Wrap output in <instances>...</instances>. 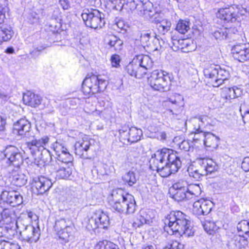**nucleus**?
Segmentation results:
<instances>
[{
  "label": "nucleus",
  "instance_id": "obj_45",
  "mask_svg": "<svg viewBox=\"0 0 249 249\" xmlns=\"http://www.w3.org/2000/svg\"><path fill=\"white\" fill-rule=\"evenodd\" d=\"M202 225L205 231L210 234H213L217 230L215 223L213 221L207 220Z\"/></svg>",
  "mask_w": 249,
  "mask_h": 249
},
{
  "label": "nucleus",
  "instance_id": "obj_33",
  "mask_svg": "<svg viewBox=\"0 0 249 249\" xmlns=\"http://www.w3.org/2000/svg\"><path fill=\"white\" fill-rule=\"evenodd\" d=\"M172 42L173 46L172 49L174 51H177L178 49H183L185 48H189L190 40L187 39H178L175 37L172 38ZM192 48H188V51H191Z\"/></svg>",
  "mask_w": 249,
  "mask_h": 249
},
{
  "label": "nucleus",
  "instance_id": "obj_29",
  "mask_svg": "<svg viewBox=\"0 0 249 249\" xmlns=\"http://www.w3.org/2000/svg\"><path fill=\"white\" fill-rule=\"evenodd\" d=\"M14 35L12 27L4 23H0V42L9 40Z\"/></svg>",
  "mask_w": 249,
  "mask_h": 249
},
{
  "label": "nucleus",
  "instance_id": "obj_57",
  "mask_svg": "<svg viewBox=\"0 0 249 249\" xmlns=\"http://www.w3.org/2000/svg\"><path fill=\"white\" fill-rule=\"evenodd\" d=\"M111 61L113 67H117L120 65V56L117 54H113L111 57Z\"/></svg>",
  "mask_w": 249,
  "mask_h": 249
},
{
  "label": "nucleus",
  "instance_id": "obj_47",
  "mask_svg": "<svg viewBox=\"0 0 249 249\" xmlns=\"http://www.w3.org/2000/svg\"><path fill=\"white\" fill-rule=\"evenodd\" d=\"M6 233H8L9 235H14L15 234V226L7 225L5 227L0 226V237L5 236Z\"/></svg>",
  "mask_w": 249,
  "mask_h": 249
},
{
  "label": "nucleus",
  "instance_id": "obj_46",
  "mask_svg": "<svg viewBox=\"0 0 249 249\" xmlns=\"http://www.w3.org/2000/svg\"><path fill=\"white\" fill-rule=\"evenodd\" d=\"M152 212L150 210L140 211V214L145 224H149L152 222L154 216L152 215Z\"/></svg>",
  "mask_w": 249,
  "mask_h": 249
},
{
  "label": "nucleus",
  "instance_id": "obj_26",
  "mask_svg": "<svg viewBox=\"0 0 249 249\" xmlns=\"http://www.w3.org/2000/svg\"><path fill=\"white\" fill-rule=\"evenodd\" d=\"M23 101L25 104L31 107H36L41 104L42 97L30 91H27L23 95Z\"/></svg>",
  "mask_w": 249,
  "mask_h": 249
},
{
  "label": "nucleus",
  "instance_id": "obj_59",
  "mask_svg": "<svg viewBox=\"0 0 249 249\" xmlns=\"http://www.w3.org/2000/svg\"><path fill=\"white\" fill-rule=\"evenodd\" d=\"M241 167L245 172L249 171V157L244 158L241 164Z\"/></svg>",
  "mask_w": 249,
  "mask_h": 249
},
{
  "label": "nucleus",
  "instance_id": "obj_40",
  "mask_svg": "<svg viewBox=\"0 0 249 249\" xmlns=\"http://www.w3.org/2000/svg\"><path fill=\"white\" fill-rule=\"evenodd\" d=\"M98 216H99L98 214L95 215V213H93L87 221L86 227L89 231L94 230L97 228H100L97 220V218H98Z\"/></svg>",
  "mask_w": 249,
  "mask_h": 249
},
{
  "label": "nucleus",
  "instance_id": "obj_20",
  "mask_svg": "<svg viewBox=\"0 0 249 249\" xmlns=\"http://www.w3.org/2000/svg\"><path fill=\"white\" fill-rule=\"evenodd\" d=\"M150 5V2H143L141 0H130L125 3L124 9L131 12L136 10L139 11L141 14H144L145 11H150V10L147 9V7Z\"/></svg>",
  "mask_w": 249,
  "mask_h": 249
},
{
  "label": "nucleus",
  "instance_id": "obj_61",
  "mask_svg": "<svg viewBox=\"0 0 249 249\" xmlns=\"http://www.w3.org/2000/svg\"><path fill=\"white\" fill-rule=\"evenodd\" d=\"M44 49V47H42V46H41V47H37L36 48V49H35L31 53V54L33 56H38V55H39L40 54V53Z\"/></svg>",
  "mask_w": 249,
  "mask_h": 249
},
{
  "label": "nucleus",
  "instance_id": "obj_18",
  "mask_svg": "<svg viewBox=\"0 0 249 249\" xmlns=\"http://www.w3.org/2000/svg\"><path fill=\"white\" fill-rule=\"evenodd\" d=\"M167 105L170 108L169 109L170 112L173 114H178L183 109V98L179 94H177L173 97L169 98L166 102Z\"/></svg>",
  "mask_w": 249,
  "mask_h": 249
},
{
  "label": "nucleus",
  "instance_id": "obj_9",
  "mask_svg": "<svg viewBox=\"0 0 249 249\" xmlns=\"http://www.w3.org/2000/svg\"><path fill=\"white\" fill-rule=\"evenodd\" d=\"M107 86L106 81L99 78V76L92 75L86 77L83 82L82 90L86 95L95 94L104 90Z\"/></svg>",
  "mask_w": 249,
  "mask_h": 249
},
{
  "label": "nucleus",
  "instance_id": "obj_62",
  "mask_svg": "<svg viewBox=\"0 0 249 249\" xmlns=\"http://www.w3.org/2000/svg\"><path fill=\"white\" fill-rule=\"evenodd\" d=\"M6 120L0 116V132L5 130Z\"/></svg>",
  "mask_w": 249,
  "mask_h": 249
},
{
  "label": "nucleus",
  "instance_id": "obj_19",
  "mask_svg": "<svg viewBox=\"0 0 249 249\" xmlns=\"http://www.w3.org/2000/svg\"><path fill=\"white\" fill-rule=\"evenodd\" d=\"M233 56L240 62L249 60V50L245 44H237L234 46L231 50Z\"/></svg>",
  "mask_w": 249,
  "mask_h": 249
},
{
  "label": "nucleus",
  "instance_id": "obj_37",
  "mask_svg": "<svg viewBox=\"0 0 249 249\" xmlns=\"http://www.w3.org/2000/svg\"><path fill=\"white\" fill-rule=\"evenodd\" d=\"M26 182L27 178L24 174L22 173H13L12 182L14 185L21 187L24 185Z\"/></svg>",
  "mask_w": 249,
  "mask_h": 249
},
{
  "label": "nucleus",
  "instance_id": "obj_39",
  "mask_svg": "<svg viewBox=\"0 0 249 249\" xmlns=\"http://www.w3.org/2000/svg\"><path fill=\"white\" fill-rule=\"evenodd\" d=\"M56 159L57 160L55 162H58L61 164L63 163L68 164L73 160L72 156L70 154L67 149L64 152L61 153L60 154H58Z\"/></svg>",
  "mask_w": 249,
  "mask_h": 249
},
{
  "label": "nucleus",
  "instance_id": "obj_5",
  "mask_svg": "<svg viewBox=\"0 0 249 249\" xmlns=\"http://www.w3.org/2000/svg\"><path fill=\"white\" fill-rule=\"evenodd\" d=\"M199 167L197 168L193 166L188 169L189 175L196 180H199L201 177L208 174L217 171L218 166L212 159H203L198 160Z\"/></svg>",
  "mask_w": 249,
  "mask_h": 249
},
{
  "label": "nucleus",
  "instance_id": "obj_17",
  "mask_svg": "<svg viewBox=\"0 0 249 249\" xmlns=\"http://www.w3.org/2000/svg\"><path fill=\"white\" fill-rule=\"evenodd\" d=\"M49 138L47 136L39 139H34L25 143L27 147L33 155L45 149L44 146L49 142Z\"/></svg>",
  "mask_w": 249,
  "mask_h": 249
},
{
  "label": "nucleus",
  "instance_id": "obj_12",
  "mask_svg": "<svg viewBox=\"0 0 249 249\" xmlns=\"http://www.w3.org/2000/svg\"><path fill=\"white\" fill-rule=\"evenodd\" d=\"M186 186L187 182L183 180L174 183L169 190L170 196L177 201L188 200Z\"/></svg>",
  "mask_w": 249,
  "mask_h": 249
},
{
  "label": "nucleus",
  "instance_id": "obj_3",
  "mask_svg": "<svg viewBox=\"0 0 249 249\" xmlns=\"http://www.w3.org/2000/svg\"><path fill=\"white\" fill-rule=\"evenodd\" d=\"M108 198L112 209L119 213L131 214L136 210L134 196L121 189L113 190Z\"/></svg>",
  "mask_w": 249,
  "mask_h": 249
},
{
  "label": "nucleus",
  "instance_id": "obj_64",
  "mask_svg": "<svg viewBox=\"0 0 249 249\" xmlns=\"http://www.w3.org/2000/svg\"><path fill=\"white\" fill-rule=\"evenodd\" d=\"M8 247L7 248V249H20V246L18 244L16 243H11L9 242H8L7 243Z\"/></svg>",
  "mask_w": 249,
  "mask_h": 249
},
{
  "label": "nucleus",
  "instance_id": "obj_36",
  "mask_svg": "<svg viewBox=\"0 0 249 249\" xmlns=\"http://www.w3.org/2000/svg\"><path fill=\"white\" fill-rule=\"evenodd\" d=\"M95 215H99V216L97 220L100 228L106 229L109 224V218L108 215L102 211L97 210L95 212Z\"/></svg>",
  "mask_w": 249,
  "mask_h": 249
},
{
  "label": "nucleus",
  "instance_id": "obj_4",
  "mask_svg": "<svg viewBox=\"0 0 249 249\" xmlns=\"http://www.w3.org/2000/svg\"><path fill=\"white\" fill-rule=\"evenodd\" d=\"M26 218L18 217L15 223V233L19 232L21 238L28 242H36L39 238L40 232L38 228H36L25 222Z\"/></svg>",
  "mask_w": 249,
  "mask_h": 249
},
{
  "label": "nucleus",
  "instance_id": "obj_22",
  "mask_svg": "<svg viewBox=\"0 0 249 249\" xmlns=\"http://www.w3.org/2000/svg\"><path fill=\"white\" fill-rule=\"evenodd\" d=\"M91 143L89 141L81 140L75 143V153L81 158L88 159V152Z\"/></svg>",
  "mask_w": 249,
  "mask_h": 249
},
{
  "label": "nucleus",
  "instance_id": "obj_35",
  "mask_svg": "<svg viewBox=\"0 0 249 249\" xmlns=\"http://www.w3.org/2000/svg\"><path fill=\"white\" fill-rule=\"evenodd\" d=\"M219 139L211 132H206L203 144L207 147L216 148L218 145Z\"/></svg>",
  "mask_w": 249,
  "mask_h": 249
},
{
  "label": "nucleus",
  "instance_id": "obj_60",
  "mask_svg": "<svg viewBox=\"0 0 249 249\" xmlns=\"http://www.w3.org/2000/svg\"><path fill=\"white\" fill-rule=\"evenodd\" d=\"M115 25L118 29L122 30H126V28L127 27V25L125 24L124 21L122 19H118L116 21Z\"/></svg>",
  "mask_w": 249,
  "mask_h": 249
},
{
  "label": "nucleus",
  "instance_id": "obj_31",
  "mask_svg": "<svg viewBox=\"0 0 249 249\" xmlns=\"http://www.w3.org/2000/svg\"><path fill=\"white\" fill-rule=\"evenodd\" d=\"M127 140L130 143H134L141 140L142 136V132L141 129L136 127H131L128 128V131L126 134Z\"/></svg>",
  "mask_w": 249,
  "mask_h": 249
},
{
  "label": "nucleus",
  "instance_id": "obj_58",
  "mask_svg": "<svg viewBox=\"0 0 249 249\" xmlns=\"http://www.w3.org/2000/svg\"><path fill=\"white\" fill-rule=\"evenodd\" d=\"M145 224L143 222L141 215L140 214L137 218L135 220L133 223V227L137 228L142 226L143 224Z\"/></svg>",
  "mask_w": 249,
  "mask_h": 249
},
{
  "label": "nucleus",
  "instance_id": "obj_50",
  "mask_svg": "<svg viewBox=\"0 0 249 249\" xmlns=\"http://www.w3.org/2000/svg\"><path fill=\"white\" fill-rule=\"evenodd\" d=\"M228 29L226 28L219 29L215 31L213 33V36L216 39H225L229 37V34L227 32Z\"/></svg>",
  "mask_w": 249,
  "mask_h": 249
},
{
  "label": "nucleus",
  "instance_id": "obj_63",
  "mask_svg": "<svg viewBox=\"0 0 249 249\" xmlns=\"http://www.w3.org/2000/svg\"><path fill=\"white\" fill-rule=\"evenodd\" d=\"M243 122L245 124L249 123V110L244 112V114L241 113Z\"/></svg>",
  "mask_w": 249,
  "mask_h": 249
},
{
  "label": "nucleus",
  "instance_id": "obj_6",
  "mask_svg": "<svg viewBox=\"0 0 249 249\" xmlns=\"http://www.w3.org/2000/svg\"><path fill=\"white\" fill-rule=\"evenodd\" d=\"M81 17L87 27L94 29L102 28L105 24V15L94 9H85Z\"/></svg>",
  "mask_w": 249,
  "mask_h": 249
},
{
  "label": "nucleus",
  "instance_id": "obj_55",
  "mask_svg": "<svg viewBox=\"0 0 249 249\" xmlns=\"http://www.w3.org/2000/svg\"><path fill=\"white\" fill-rule=\"evenodd\" d=\"M179 148L181 150H183L185 151H189L191 149H193L191 143L187 140H184L178 144Z\"/></svg>",
  "mask_w": 249,
  "mask_h": 249
},
{
  "label": "nucleus",
  "instance_id": "obj_16",
  "mask_svg": "<svg viewBox=\"0 0 249 249\" xmlns=\"http://www.w3.org/2000/svg\"><path fill=\"white\" fill-rule=\"evenodd\" d=\"M216 17L225 22H234L237 19V11L233 6L220 8L216 13Z\"/></svg>",
  "mask_w": 249,
  "mask_h": 249
},
{
  "label": "nucleus",
  "instance_id": "obj_21",
  "mask_svg": "<svg viewBox=\"0 0 249 249\" xmlns=\"http://www.w3.org/2000/svg\"><path fill=\"white\" fill-rule=\"evenodd\" d=\"M17 215L16 213L12 209H4L2 211L0 210V222L10 226H16Z\"/></svg>",
  "mask_w": 249,
  "mask_h": 249
},
{
  "label": "nucleus",
  "instance_id": "obj_14",
  "mask_svg": "<svg viewBox=\"0 0 249 249\" xmlns=\"http://www.w3.org/2000/svg\"><path fill=\"white\" fill-rule=\"evenodd\" d=\"M0 199L12 207H16L23 202V197L20 193L15 190L4 191L0 195Z\"/></svg>",
  "mask_w": 249,
  "mask_h": 249
},
{
  "label": "nucleus",
  "instance_id": "obj_41",
  "mask_svg": "<svg viewBox=\"0 0 249 249\" xmlns=\"http://www.w3.org/2000/svg\"><path fill=\"white\" fill-rule=\"evenodd\" d=\"M95 249H120L118 245L108 240L100 241L95 246Z\"/></svg>",
  "mask_w": 249,
  "mask_h": 249
},
{
  "label": "nucleus",
  "instance_id": "obj_25",
  "mask_svg": "<svg viewBox=\"0 0 249 249\" xmlns=\"http://www.w3.org/2000/svg\"><path fill=\"white\" fill-rule=\"evenodd\" d=\"M56 173V176L60 178H67L71 174V169L68 166V164L63 163L60 164L58 162H55L51 165Z\"/></svg>",
  "mask_w": 249,
  "mask_h": 249
},
{
  "label": "nucleus",
  "instance_id": "obj_52",
  "mask_svg": "<svg viewBox=\"0 0 249 249\" xmlns=\"http://www.w3.org/2000/svg\"><path fill=\"white\" fill-rule=\"evenodd\" d=\"M51 147L55 151L56 156L67 149L61 143L57 141L52 143Z\"/></svg>",
  "mask_w": 249,
  "mask_h": 249
},
{
  "label": "nucleus",
  "instance_id": "obj_27",
  "mask_svg": "<svg viewBox=\"0 0 249 249\" xmlns=\"http://www.w3.org/2000/svg\"><path fill=\"white\" fill-rule=\"evenodd\" d=\"M242 93V90L236 86L231 88L225 87L222 89L221 96L227 101H231V99L240 96Z\"/></svg>",
  "mask_w": 249,
  "mask_h": 249
},
{
  "label": "nucleus",
  "instance_id": "obj_10",
  "mask_svg": "<svg viewBox=\"0 0 249 249\" xmlns=\"http://www.w3.org/2000/svg\"><path fill=\"white\" fill-rule=\"evenodd\" d=\"M203 72L206 78L211 79L212 85L214 87H218L230 77L228 71L217 66L205 69Z\"/></svg>",
  "mask_w": 249,
  "mask_h": 249
},
{
  "label": "nucleus",
  "instance_id": "obj_53",
  "mask_svg": "<svg viewBox=\"0 0 249 249\" xmlns=\"http://www.w3.org/2000/svg\"><path fill=\"white\" fill-rule=\"evenodd\" d=\"M7 5L6 0H0V23H4L5 18V13L6 12V7Z\"/></svg>",
  "mask_w": 249,
  "mask_h": 249
},
{
  "label": "nucleus",
  "instance_id": "obj_28",
  "mask_svg": "<svg viewBox=\"0 0 249 249\" xmlns=\"http://www.w3.org/2000/svg\"><path fill=\"white\" fill-rule=\"evenodd\" d=\"M153 22L156 24V28L160 35H164L170 30L171 23L167 19L155 17Z\"/></svg>",
  "mask_w": 249,
  "mask_h": 249
},
{
  "label": "nucleus",
  "instance_id": "obj_11",
  "mask_svg": "<svg viewBox=\"0 0 249 249\" xmlns=\"http://www.w3.org/2000/svg\"><path fill=\"white\" fill-rule=\"evenodd\" d=\"M7 162L18 168L23 163V158L19 150L15 146L8 145L4 151Z\"/></svg>",
  "mask_w": 249,
  "mask_h": 249
},
{
  "label": "nucleus",
  "instance_id": "obj_43",
  "mask_svg": "<svg viewBox=\"0 0 249 249\" xmlns=\"http://www.w3.org/2000/svg\"><path fill=\"white\" fill-rule=\"evenodd\" d=\"M190 29L189 21L181 19L178 21L176 28V30L181 34H185Z\"/></svg>",
  "mask_w": 249,
  "mask_h": 249
},
{
  "label": "nucleus",
  "instance_id": "obj_48",
  "mask_svg": "<svg viewBox=\"0 0 249 249\" xmlns=\"http://www.w3.org/2000/svg\"><path fill=\"white\" fill-rule=\"evenodd\" d=\"M248 221L246 220H241L237 225V229L240 234H248Z\"/></svg>",
  "mask_w": 249,
  "mask_h": 249
},
{
  "label": "nucleus",
  "instance_id": "obj_2",
  "mask_svg": "<svg viewBox=\"0 0 249 249\" xmlns=\"http://www.w3.org/2000/svg\"><path fill=\"white\" fill-rule=\"evenodd\" d=\"M164 230L170 235L191 237L194 231L188 216L180 211L171 212L165 219Z\"/></svg>",
  "mask_w": 249,
  "mask_h": 249
},
{
  "label": "nucleus",
  "instance_id": "obj_42",
  "mask_svg": "<svg viewBox=\"0 0 249 249\" xmlns=\"http://www.w3.org/2000/svg\"><path fill=\"white\" fill-rule=\"evenodd\" d=\"M233 241L236 249L245 248L248 244V240L242 234L235 236Z\"/></svg>",
  "mask_w": 249,
  "mask_h": 249
},
{
  "label": "nucleus",
  "instance_id": "obj_1",
  "mask_svg": "<svg viewBox=\"0 0 249 249\" xmlns=\"http://www.w3.org/2000/svg\"><path fill=\"white\" fill-rule=\"evenodd\" d=\"M180 158L176 151L162 148L152 155L149 168L156 171L161 177L166 178L177 172L181 166Z\"/></svg>",
  "mask_w": 249,
  "mask_h": 249
},
{
  "label": "nucleus",
  "instance_id": "obj_56",
  "mask_svg": "<svg viewBox=\"0 0 249 249\" xmlns=\"http://www.w3.org/2000/svg\"><path fill=\"white\" fill-rule=\"evenodd\" d=\"M183 245L177 241H173L171 244L164 247L163 249H181L183 248Z\"/></svg>",
  "mask_w": 249,
  "mask_h": 249
},
{
  "label": "nucleus",
  "instance_id": "obj_34",
  "mask_svg": "<svg viewBox=\"0 0 249 249\" xmlns=\"http://www.w3.org/2000/svg\"><path fill=\"white\" fill-rule=\"evenodd\" d=\"M187 199L195 198L198 197L201 193V189L198 184H192L188 185L187 183Z\"/></svg>",
  "mask_w": 249,
  "mask_h": 249
},
{
  "label": "nucleus",
  "instance_id": "obj_23",
  "mask_svg": "<svg viewBox=\"0 0 249 249\" xmlns=\"http://www.w3.org/2000/svg\"><path fill=\"white\" fill-rule=\"evenodd\" d=\"M137 59L134 57L125 68L127 72L131 76L141 78L144 75V69L142 68L138 63Z\"/></svg>",
  "mask_w": 249,
  "mask_h": 249
},
{
  "label": "nucleus",
  "instance_id": "obj_38",
  "mask_svg": "<svg viewBox=\"0 0 249 249\" xmlns=\"http://www.w3.org/2000/svg\"><path fill=\"white\" fill-rule=\"evenodd\" d=\"M138 179V176L132 171H129L123 177V180L125 184L132 186Z\"/></svg>",
  "mask_w": 249,
  "mask_h": 249
},
{
  "label": "nucleus",
  "instance_id": "obj_44",
  "mask_svg": "<svg viewBox=\"0 0 249 249\" xmlns=\"http://www.w3.org/2000/svg\"><path fill=\"white\" fill-rule=\"evenodd\" d=\"M163 44L164 41L163 40H161L160 42L158 38L156 37L153 39L152 43L149 44L148 48L149 49V51L151 52L159 51L162 48Z\"/></svg>",
  "mask_w": 249,
  "mask_h": 249
},
{
  "label": "nucleus",
  "instance_id": "obj_30",
  "mask_svg": "<svg viewBox=\"0 0 249 249\" xmlns=\"http://www.w3.org/2000/svg\"><path fill=\"white\" fill-rule=\"evenodd\" d=\"M137 59L139 65L142 68L144 69V75L147 72V70L151 69L153 67V62L151 58L147 55L143 54L137 55L135 57Z\"/></svg>",
  "mask_w": 249,
  "mask_h": 249
},
{
  "label": "nucleus",
  "instance_id": "obj_51",
  "mask_svg": "<svg viewBox=\"0 0 249 249\" xmlns=\"http://www.w3.org/2000/svg\"><path fill=\"white\" fill-rule=\"evenodd\" d=\"M151 37V34L146 32H142L140 36V41L142 45L145 47L146 46L148 48L149 45V40Z\"/></svg>",
  "mask_w": 249,
  "mask_h": 249
},
{
  "label": "nucleus",
  "instance_id": "obj_54",
  "mask_svg": "<svg viewBox=\"0 0 249 249\" xmlns=\"http://www.w3.org/2000/svg\"><path fill=\"white\" fill-rule=\"evenodd\" d=\"M73 0H59V4L64 10H68L71 8Z\"/></svg>",
  "mask_w": 249,
  "mask_h": 249
},
{
  "label": "nucleus",
  "instance_id": "obj_13",
  "mask_svg": "<svg viewBox=\"0 0 249 249\" xmlns=\"http://www.w3.org/2000/svg\"><path fill=\"white\" fill-rule=\"evenodd\" d=\"M31 124L25 118H21L13 124V132L21 139L28 138L32 136L31 133Z\"/></svg>",
  "mask_w": 249,
  "mask_h": 249
},
{
  "label": "nucleus",
  "instance_id": "obj_24",
  "mask_svg": "<svg viewBox=\"0 0 249 249\" xmlns=\"http://www.w3.org/2000/svg\"><path fill=\"white\" fill-rule=\"evenodd\" d=\"M52 185L51 180L44 177L41 176L34 179V186L40 194H43L47 192Z\"/></svg>",
  "mask_w": 249,
  "mask_h": 249
},
{
  "label": "nucleus",
  "instance_id": "obj_49",
  "mask_svg": "<svg viewBox=\"0 0 249 249\" xmlns=\"http://www.w3.org/2000/svg\"><path fill=\"white\" fill-rule=\"evenodd\" d=\"M194 133V137L193 138L194 142L196 143L202 142L203 143L206 132L201 131L198 128L196 130Z\"/></svg>",
  "mask_w": 249,
  "mask_h": 249
},
{
  "label": "nucleus",
  "instance_id": "obj_8",
  "mask_svg": "<svg viewBox=\"0 0 249 249\" xmlns=\"http://www.w3.org/2000/svg\"><path fill=\"white\" fill-rule=\"evenodd\" d=\"M148 80L150 87L156 90L168 91L171 85L170 77L158 70L153 71Z\"/></svg>",
  "mask_w": 249,
  "mask_h": 249
},
{
  "label": "nucleus",
  "instance_id": "obj_7",
  "mask_svg": "<svg viewBox=\"0 0 249 249\" xmlns=\"http://www.w3.org/2000/svg\"><path fill=\"white\" fill-rule=\"evenodd\" d=\"M54 229L62 244L68 243L73 239L74 227L71 221L64 218L57 220Z\"/></svg>",
  "mask_w": 249,
  "mask_h": 249
},
{
  "label": "nucleus",
  "instance_id": "obj_15",
  "mask_svg": "<svg viewBox=\"0 0 249 249\" xmlns=\"http://www.w3.org/2000/svg\"><path fill=\"white\" fill-rule=\"evenodd\" d=\"M212 206V201L203 198L200 199L194 203L193 213L197 216L207 215L211 211Z\"/></svg>",
  "mask_w": 249,
  "mask_h": 249
},
{
  "label": "nucleus",
  "instance_id": "obj_32",
  "mask_svg": "<svg viewBox=\"0 0 249 249\" xmlns=\"http://www.w3.org/2000/svg\"><path fill=\"white\" fill-rule=\"evenodd\" d=\"M106 40L107 44L115 51H120L122 49L123 41L116 36L109 35Z\"/></svg>",
  "mask_w": 249,
  "mask_h": 249
}]
</instances>
